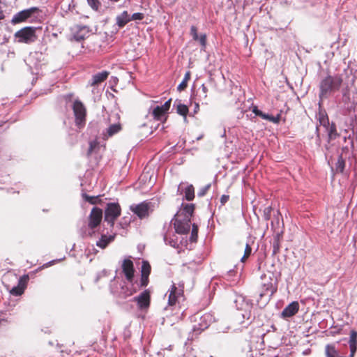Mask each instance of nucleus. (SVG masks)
Here are the masks:
<instances>
[{
  "instance_id": "1",
  "label": "nucleus",
  "mask_w": 357,
  "mask_h": 357,
  "mask_svg": "<svg viewBox=\"0 0 357 357\" xmlns=\"http://www.w3.org/2000/svg\"><path fill=\"white\" fill-rule=\"evenodd\" d=\"M343 79L340 75H328L322 78L319 82V102L329 98L333 93L340 90Z\"/></svg>"
},
{
  "instance_id": "2",
  "label": "nucleus",
  "mask_w": 357,
  "mask_h": 357,
  "mask_svg": "<svg viewBox=\"0 0 357 357\" xmlns=\"http://www.w3.org/2000/svg\"><path fill=\"white\" fill-rule=\"evenodd\" d=\"M234 303L236 310L241 312L240 315L243 318V321H241V324L243 327H248L255 320V316L252 314L253 307L252 301L243 295H236Z\"/></svg>"
},
{
  "instance_id": "3",
  "label": "nucleus",
  "mask_w": 357,
  "mask_h": 357,
  "mask_svg": "<svg viewBox=\"0 0 357 357\" xmlns=\"http://www.w3.org/2000/svg\"><path fill=\"white\" fill-rule=\"evenodd\" d=\"M191 321L194 322V324L192 325V332H190L188 340H193L197 335L208 328L215 321V317L211 313L201 314L200 312H197L191 317Z\"/></svg>"
},
{
  "instance_id": "4",
  "label": "nucleus",
  "mask_w": 357,
  "mask_h": 357,
  "mask_svg": "<svg viewBox=\"0 0 357 357\" xmlns=\"http://www.w3.org/2000/svg\"><path fill=\"white\" fill-rule=\"evenodd\" d=\"M35 26H25L14 34L15 41L19 43L31 44L37 40L36 30Z\"/></svg>"
},
{
  "instance_id": "5",
  "label": "nucleus",
  "mask_w": 357,
  "mask_h": 357,
  "mask_svg": "<svg viewBox=\"0 0 357 357\" xmlns=\"http://www.w3.org/2000/svg\"><path fill=\"white\" fill-rule=\"evenodd\" d=\"M121 206L117 202H109L105 208L104 221L113 227L116 218L121 215Z\"/></svg>"
},
{
  "instance_id": "6",
  "label": "nucleus",
  "mask_w": 357,
  "mask_h": 357,
  "mask_svg": "<svg viewBox=\"0 0 357 357\" xmlns=\"http://www.w3.org/2000/svg\"><path fill=\"white\" fill-rule=\"evenodd\" d=\"M262 280L261 286L263 291L259 294L260 299L265 295L266 292H270V297L272 296L278 289L277 279L274 278L273 274L270 273L268 275L264 274L261 277Z\"/></svg>"
},
{
  "instance_id": "7",
  "label": "nucleus",
  "mask_w": 357,
  "mask_h": 357,
  "mask_svg": "<svg viewBox=\"0 0 357 357\" xmlns=\"http://www.w3.org/2000/svg\"><path fill=\"white\" fill-rule=\"evenodd\" d=\"M102 219V210L94 206L89 216L88 227L89 229V235L93 236L95 235V229L100 225Z\"/></svg>"
},
{
  "instance_id": "8",
  "label": "nucleus",
  "mask_w": 357,
  "mask_h": 357,
  "mask_svg": "<svg viewBox=\"0 0 357 357\" xmlns=\"http://www.w3.org/2000/svg\"><path fill=\"white\" fill-rule=\"evenodd\" d=\"M73 110L75 118V123L79 128H82L86 123V111L84 104L79 100L73 104Z\"/></svg>"
},
{
  "instance_id": "9",
  "label": "nucleus",
  "mask_w": 357,
  "mask_h": 357,
  "mask_svg": "<svg viewBox=\"0 0 357 357\" xmlns=\"http://www.w3.org/2000/svg\"><path fill=\"white\" fill-rule=\"evenodd\" d=\"M40 11L38 7H31L27 9L22 10L15 14L11 20L13 24H17L26 22L29 18L36 16Z\"/></svg>"
},
{
  "instance_id": "10",
  "label": "nucleus",
  "mask_w": 357,
  "mask_h": 357,
  "mask_svg": "<svg viewBox=\"0 0 357 357\" xmlns=\"http://www.w3.org/2000/svg\"><path fill=\"white\" fill-rule=\"evenodd\" d=\"M130 210L140 219L145 218L149 215V204L146 202H141L136 205H131Z\"/></svg>"
},
{
  "instance_id": "11",
  "label": "nucleus",
  "mask_w": 357,
  "mask_h": 357,
  "mask_svg": "<svg viewBox=\"0 0 357 357\" xmlns=\"http://www.w3.org/2000/svg\"><path fill=\"white\" fill-rule=\"evenodd\" d=\"M174 226L176 234H187L190 229V220L184 218L182 220L176 219Z\"/></svg>"
},
{
  "instance_id": "12",
  "label": "nucleus",
  "mask_w": 357,
  "mask_h": 357,
  "mask_svg": "<svg viewBox=\"0 0 357 357\" xmlns=\"http://www.w3.org/2000/svg\"><path fill=\"white\" fill-rule=\"evenodd\" d=\"M133 301H136L139 309L149 307L150 305V292L148 289L144 290L139 296L134 297Z\"/></svg>"
},
{
  "instance_id": "13",
  "label": "nucleus",
  "mask_w": 357,
  "mask_h": 357,
  "mask_svg": "<svg viewBox=\"0 0 357 357\" xmlns=\"http://www.w3.org/2000/svg\"><path fill=\"white\" fill-rule=\"evenodd\" d=\"M337 343L328 344L325 346L324 354L326 357H347L346 353L336 347Z\"/></svg>"
},
{
  "instance_id": "14",
  "label": "nucleus",
  "mask_w": 357,
  "mask_h": 357,
  "mask_svg": "<svg viewBox=\"0 0 357 357\" xmlns=\"http://www.w3.org/2000/svg\"><path fill=\"white\" fill-rule=\"evenodd\" d=\"M122 271L128 282H132L134 278L135 268L133 262L130 259H126L123 261Z\"/></svg>"
},
{
  "instance_id": "15",
  "label": "nucleus",
  "mask_w": 357,
  "mask_h": 357,
  "mask_svg": "<svg viewBox=\"0 0 357 357\" xmlns=\"http://www.w3.org/2000/svg\"><path fill=\"white\" fill-rule=\"evenodd\" d=\"M183 294V287H177L175 284L172 285V288L170 290V293L168 298V304L169 305H174L176 304L177 300L179 297L182 296Z\"/></svg>"
},
{
  "instance_id": "16",
  "label": "nucleus",
  "mask_w": 357,
  "mask_h": 357,
  "mask_svg": "<svg viewBox=\"0 0 357 357\" xmlns=\"http://www.w3.org/2000/svg\"><path fill=\"white\" fill-rule=\"evenodd\" d=\"M299 310V304L297 301L290 303L284 307L281 313L282 318H289L295 315Z\"/></svg>"
},
{
  "instance_id": "17",
  "label": "nucleus",
  "mask_w": 357,
  "mask_h": 357,
  "mask_svg": "<svg viewBox=\"0 0 357 357\" xmlns=\"http://www.w3.org/2000/svg\"><path fill=\"white\" fill-rule=\"evenodd\" d=\"M319 109L317 114V118L319 121V126H323L326 130L328 126L331 124L329 121V119L326 112L321 108V103L319 102Z\"/></svg>"
},
{
  "instance_id": "18",
  "label": "nucleus",
  "mask_w": 357,
  "mask_h": 357,
  "mask_svg": "<svg viewBox=\"0 0 357 357\" xmlns=\"http://www.w3.org/2000/svg\"><path fill=\"white\" fill-rule=\"evenodd\" d=\"M130 284V287L128 286H123L121 287V294L123 298H127L128 296H132L135 293H136L137 291L139 290L140 288H138V286L137 285V282H133V279L132 280V282H128Z\"/></svg>"
},
{
  "instance_id": "19",
  "label": "nucleus",
  "mask_w": 357,
  "mask_h": 357,
  "mask_svg": "<svg viewBox=\"0 0 357 357\" xmlns=\"http://www.w3.org/2000/svg\"><path fill=\"white\" fill-rule=\"evenodd\" d=\"M115 236V234L109 235L102 234L100 238L96 241V245L101 249H105L109 243L114 241Z\"/></svg>"
},
{
  "instance_id": "20",
  "label": "nucleus",
  "mask_w": 357,
  "mask_h": 357,
  "mask_svg": "<svg viewBox=\"0 0 357 357\" xmlns=\"http://www.w3.org/2000/svg\"><path fill=\"white\" fill-rule=\"evenodd\" d=\"M89 29L86 26H77L73 38L75 41L81 42L89 36Z\"/></svg>"
},
{
  "instance_id": "21",
  "label": "nucleus",
  "mask_w": 357,
  "mask_h": 357,
  "mask_svg": "<svg viewBox=\"0 0 357 357\" xmlns=\"http://www.w3.org/2000/svg\"><path fill=\"white\" fill-rule=\"evenodd\" d=\"M130 22V15L126 10L116 17V24L119 29L123 28Z\"/></svg>"
},
{
  "instance_id": "22",
  "label": "nucleus",
  "mask_w": 357,
  "mask_h": 357,
  "mask_svg": "<svg viewBox=\"0 0 357 357\" xmlns=\"http://www.w3.org/2000/svg\"><path fill=\"white\" fill-rule=\"evenodd\" d=\"M349 343L350 349L349 357H354L357 350V331L355 330L351 331Z\"/></svg>"
},
{
  "instance_id": "23",
  "label": "nucleus",
  "mask_w": 357,
  "mask_h": 357,
  "mask_svg": "<svg viewBox=\"0 0 357 357\" xmlns=\"http://www.w3.org/2000/svg\"><path fill=\"white\" fill-rule=\"evenodd\" d=\"M166 114L167 112L163 111V109L159 105H157L153 108L152 115L153 119L156 121H160L162 122L165 121L167 119Z\"/></svg>"
},
{
  "instance_id": "24",
  "label": "nucleus",
  "mask_w": 357,
  "mask_h": 357,
  "mask_svg": "<svg viewBox=\"0 0 357 357\" xmlns=\"http://www.w3.org/2000/svg\"><path fill=\"white\" fill-rule=\"evenodd\" d=\"M82 197L83 199L89 203L90 204L96 205V204H101L102 202V196L101 195H97V196H90L87 195L86 192H82Z\"/></svg>"
},
{
  "instance_id": "25",
  "label": "nucleus",
  "mask_w": 357,
  "mask_h": 357,
  "mask_svg": "<svg viewBox=\"0 0 357 357\" xmlns=\"http://www.w3.org/2000/svg\"><path fill=\"white\" fill-rule=\"evenodd\" d=\"M109 73L107 71H102L93 75L91 85H96L104 82L108 77Z\"/></svg>"
},
{
  "instance_id": "26",
  "label": "nucleus",
  "mask_w": 357,
  "mask_h": 357,
  "mask_svg": "<svg viewBox=\"0 0 357 357\" xmlns=\"http://www.w3.org/2000/svg\"><path fill=\"white\" fill-rule=\"evenodd\" d=\"M326 132H327L328 142L335 139L339 136L336 128V124L334 122H331V124L326 130Z\"/></svg>"
},
{
  "instance_id": "27",
  "label": "nucleus",
  "mask_w": 357,
  "mask_h": 357,
  "mask_svg": "<svg viewBox=\"0 0 357 357\" xmlns=\"http://www.w3.org/2000/svg\"><path fill=\"white\" fill-rule=\"evenodd\" d=\"M176 236L174 234L172 237H168L167 233L163 234V240L166 245H169L171 247H173L174 248H178L179 246V244L178 243V240L176 238H175Z\"/></svg>"
},
{
  "instance_id": "28",
  "label": "nucleus",
  "mask_w": 357,
  "mask_h": 357,
  "mask_svg": "<svg viewBox=\"0 0 357 357\" xmlns=\"http://www.w3.org/2000/svg\"><path fill=\"white\" fill-rule=\"evenodd\" d=\"M194 204H186L183 206V213H184V219L190 220L195 211Z\"/></svg>"
},
{
  "instance_id": "29",
  "label": "nucleus",
  "mask_w": 357,
  "mask_h": 357,
  "mask_svg": "<svg viewBox=\"0 0 357 357\" xmlns=\"http://www.w3.org/2000/svg\"><path fill=\"white\" fill-rule=\"evenodd\" d=\"M121 130V126L120 123H114L110 125L106 130V134L103 132V135L107 137H112L114 135L118 133Z\"/></svg>"
},
{
  "instance_id": "30",
  "label": "nucleus",
  "mask_w": 357,
  "mask_h": 357,
  "mask_svg": "<svg viewBox=\"0 0 357 357\" xmlns=\"http://www.w3.org/2000/svg\"><path fill=\"white\" fill-rule=\"evenodd\" d=\"M184 199L192 201L195 198V189L192 185H188L184 189Z\"/></svg>"
},
{
  "instance_id": "31",
  "label": "nucleus",
  "mask_w": 357,
  "mask_h": 357,
  "mask_svg": "<svg viewBox=\"0 0 357 357\" xmlns=\"http://www.w3.org/2000/svg\"><path fill=\"white\" fill-rule=\"evenodd\" d=\"M189 112L188 107L184 104L179 103L176 107V112L184 117V121H187V114Z\"/></svg>"
},
{
  "instance_id": "32",
  "label": "nucleus",
  "mask_w": 357,
  "mask_h": 357,
  "mask_svg": "<svg viewBox=\"0 0 357 357\" xmlns=\"http://www.w3.org/2000/svg\"><path fill=\"white\" fill-rule=\"evenodd\" d=\"M345 167V160L342 155L338 156L337 161L335 163V171L337 173H343Z\"/></svg>"
},
{
  "instance_id": "33",
  "label": "nucleus",
  "mask_w": 357,
  "mask_h": 357,
  "mask_svg": "<svg viewBox=\"0 0 357 357\" xmlns=\"http://www.w3.org/2000/svg\"><path fill=\"white\" fill-rule=\"evenodd\" d=\"M190 79V72L187 71L184 75L183 79L177 86V90L181 91L187 87L188 81Z\"/></svg>"
},
{
  "instance_id": "34",
  "label": "nucleus",
  "mask_w": 357,
  "mask_h": 357,
  "mask_svg": "<svg viewBox=\"0 0 357 357\" xmlns=\"http://www.w3.org/2000/svg\"><path fill=\"white\" fill-rule=\"evenodd\" d=\"M21 281H22V278H20V280L19 281V284H20ZM24 291V287L18 285L16 287H13L12 288V289L10 290V294L13 296H21L23 294Z\"/></svg>"
},
{
  "instance_id": "35",
  "label": "nucleus",
  "mask_w": 357,
  "mask_h": 357,
  "mask_svg": "<svg viewBox=\"0 0 357 357\" xmlns=\"http://www.w3.org/2000/svg\"><path fill=\"white\" fill-rule=\"evenodd\" d=\"M151 273V265L149 261L143 260L141 267V274L149 275Z\"/></svg>"
},
{
  "instance_id": "36",
  "label": "nucleus",
  "mask_w": 357,
  "mask_h": 357,
  "mask_svg": "<svg viewBox=\"0 0 357 357\" xmlns=\"http://www.w3.org/2000/svg\"><path fill=\"white\" fill-rule=\"evenodd\" d=\"M198 238V226L195 224L192 225V231L190 236V242H196Z\"/></svg>"
},
{
  "instance_id": "37",
  "label": "nucleus",
  "mask_w": 357,
  "mask_h": 357,
  "mask_svg": "<svg viewBox=\"0 0 357 357\" xmlns=\"http://www.w3.org/2000/svg\"><path fill=\"white\" fill-rule=\"evenodd\" d=\"M149 275L141 274L140 281L139 282H137V283L138 288L145 287L148 285L149 282Z\"/></svg>"
},
{
  "instance_id": "38",
  "label": "nucleus",
  "mask_w": 357,
  "mask_h": 357,
  "mask_svg": "<svg viewBox=\"0 0 357 357\" xmlns=\"http://www.w3.org/2000/svg\"><path fill=\"white\" fill-rule=\"evenodd\" d=\"M252 112L257 116L261 117L263 119L267 120L268 118L269 114H266L263 112L261 110L258 109L257 107L255 106L252 109Z\"/></svg>"
},
{
  "instance_id": "39",
  "label": "nucleus",
  "mask_w": 357,
  "mask_h": 357,
  "mask_svg": "<svg viewBox=\"0 0 357 357\" xmlns=\"http://www.w3.org/2000/svg\"><path fill=\"white\" fill-rule=\"evenodd\" d=\"M88 5L95 11L98 10L101 3L99 0H86Z\"/></svg>"
},
{
  "instance_id": "40",
  "label": "nucleus",
  "mask_w": 357,
  "mask_h": 357,
  "mask_svg": "<svg viewBox=\"0 0 357 357\" xmlns=\"http://www.w3.org/2000/svg\"><path fill=\"white\" fill-rule=\"evenodd\" d=\"M271 244L273 246V255H275L280 252V241H272Z\"/></svg>"
},
{
  "instance_id": "41",
  "label": "nucleus",
  "mask_w": 357,
  "mask_h": 357,
  "mask_svg": "<svg viewBox=\"0 0 357 357\" xmlns=\"http://www.w3.org/2000/svg\"><path fill=\"white\" fill-rule=\"evenodd\" d=\"M273 211V208L271 206H267L264 209V218L265 220H269L271 216V212Z\"/></svg>"
},
{
  "instance_id": "42",
  "label": "nucleus",
  "mask_w": 357,
  "mask_h": 357,
  "mask_svg": "<svg viewBox=\"0 0 357 357\" xmlns=\"http://www.w3.org/2000/svg\"><path fill=\"white\" fill-rule=\"evenodd\" d=\"M211 186V183H208V184L206 185L205 186L201 188L197 192V196L198 197L204 196L206 194V192H208V190L210 189Z\"/></svg>"
},
{
  "instance_id": "43",
  "label": "nucleus",
  "mask_w": 357,
  "mask_h": 357,
  "mask_svg": "<svg viewBox=\"0 0 357 357\" xmlns=\"http://www.w3.org/2000/svg\"><path fill=\"white\" fill-rule=\"evenodd\" d=\"M97 147H98V142L96 141H91L89 142V147L87 151V155L89 156Z\"/></svg>"
},
{
  "instance_id": "44",
  "label": "nucleus",
  "mask_w": 357,
  "mask_h": 357,
  "mask_svg": "<svg viewBox=\"0 0 357 357\" xmlns=\"http://www.w3.org/2000/svg\"><path fill=\"white\" fill-rule=\"evenodd\" d=\"M130 222V218L128 217H123L121 218V221L119 222V225L121 226V228L125 229L126 228Z\"/></svg>"
},
{
  "instance_id": "45",
  "label": "nucleus",
  "mask_w": 357,
  "mask_h": 357,
  "mask_svg": "<svg viewBox=\"0 0 357 357\" xmlns=\"http://www.w3.org/2000/svg\"><path fill=\"white\" fill-rule=\"evenodd\" d=\"M144 15L142 13H135L131 16L130 15V20H142Z\"/></svg>"
},
{
  "instance_id": "46",
  "label": "nucleus",
  "mask_w": 357,
  "mask_h": 357,
  "mask_svg": "<svg viewBox=\"0 0 357 357\" xmlns=\"http://www.w3.org/2000/svg\"><path fill=\"white\" fill-rule=\"evenodd\" d=\"M268 118L267 119L268 121L277 124V123H279V122L280 121L281 114H278L276 116H273V115L269 114Z\"/></svg>"
},
{
  "instance_id": "47",
  "label": "nucleus",
  "mask_w": 357,
  "mask_h": 357,
  "mask_svg": "<svg viewBox=\"0 0 357 357\" xmlns=\"http://www.w3.org/2000/svg\"><path fill=\"white\" fill-rule=\"evenodd\" d=\"M315 133H316L315 144L318 147H320L321 144V136H320L318 125H317V126H316Z\"/></svg>"
},
{
  "instance_id": "48",
  "label": "nucleus",
  "mask_w": 357,
  "mask_h": 357,
  "mask_svg": "<svg viewBox=\"0 0 357 357\" xmlns=\"http://www.w3.org/2000/svg\"><path fill=\"white\" fill-rule=\"evenodd\" d=\"M190 35L192 36L194 40L197 41L199 39V35L197 33V29L195 26H191L190 27Z\"/></svg>"
},
{
  "instance_id": "49",
  "label": "nucleus",
  "mask_w": 357,
  "mask_h": 357,
  "mask_svg": "<svg viewBox=\"0 0 357 357\" xmlns=\"http://www.w3.org/2000/svg\"><path fill=\"white\" fill-rule=\"evenodd\" d=\"M354 130H353L351 133H349V135H348L347 136H344V142H346L347 140L349 141V142H348V143H349V144L350 145V148H351V149H354V139H353V138L351 137V135H354Z\"/></svg>"
},
{
  "instance_id": "50",
  "label": "nucleus",
  "mask_w": 357,
  "mask_h": 357,
  "mask_svg": "<svg viewBox=\"0 0 357 357\" xmlns=\"http://www.w3.org/2000/svg\"><path fill=\"white\" fill-rule=\"evenodd\" d=\"M251 252L252 248L249 244L247 243L245 248L244 255L241 258V261H243L245 258L248 257L251 255Z\"/></svg>"
},
{
  "instance_id": "51",
  "label": "nucleus",
  "mask_w": 357,
  "mask_h": 357,
  "mask_svg": "<svg viewBox=\"0 0 357 357\" xmlns=\"http://www.w3.org/2000/svg\"><path fill=\"white\" fill-rule=\"evenodd\" d=\"M198 41L199 42L200 45H202V48H205L206 46V35L203 33L199 36Z\"/></svg>"
},
{
  "instance_id": "52",
  "label": "nucleus",
  "mask_w": 357,
  "mask_h": 357,
  "mask_svg": "<svg viewBox=\"0 0 357 357\" xmlns=\"http://www.w3.org/2000/svg\"><path fill=\"white\" fill-rule=\"evenodd\" d=\"M171 102L172 99L170 98L168 100H167L163 105H160V107L163 109V111H165L167 113L171 106Z\"/></svg>"
},
{
  "instance_id": "53",
  "label": "nucleus",
  "mask_w": 357,
  "mask_h": 357,
  "mask_svg": "<svg viewBox=\"0 0 357 357\" xmlns=\"http://www.w3.org/2000/svg\"><path fill=\"white\" fill-rule=\"evenodd\" d=\"M200 89L202 90V93L199 95V97L206 98L207 97V92H208L207 87L205 86V84H202Z\"/></svg>"
},
{
  "instance_id": "54",
  "label": "nucleus",
  "mask_w": 357,
  "mask_h": 357,
  "mask_svg": "<svg viewBox=\"0 0 357 357\" xmlns=\"http://www.w3.org/2000/svg\"><path fill=\"white\" fill-rule=\"evenodd\" d=\"M282 231L276 232L273 236V241H280L281 238H282Z\"/></svg>"
},
{
  "instance_id": "55",
  "label": "nucleus",
  "mask_w": 357,
  "mask_h": 357,
  "mask_svg": "<svg viewBox=\"0 0 357 357\" xmlns=\"http://www.w3.org/2000/svg\"><path fill=\"white\" fill-rule=\"evenodd\" d=\"M229 199V196L227 195H222L220 197V202L222 205L227 202Z\"/></svg>"
},
{
  "instance_id": "56",
  "label": "nucleus",
  "mask_w": 357,
  "mask_h": 357,
  "mask_svg": "<svg viewBox=\"0 0 357 357\" xmlns=\"http://www.w3.org/2000/svg\"><path fill=\"white\" fill-rule=\"evenodd\" d=\"M65 257L63 258H61V259H54V260H52L49 262H47V264H45L44 266L45 267H48V266H50L53 264H54L56 262H58V261H61V260H63Z\"/></svg>"
},
{
  "instance_id": "57",
  "label": "nucleus",
  "mask_w": 357,
  "mask_h": 357,
  "mask_svg": "<svg viewBox=\"0 0 357 357\" xmlns=\"http://www.w3.org/2000/svg\"><path fill=\"white\" fill-rule=\"evenodd\" d=\"M105 275H106V271L104 270L101 273H99L97 275L95 282H97L102 276H105Z\"/></svg>"
},
{
  "instance_id": "58",
  "label": "nucleus",
  "mask_w": 357,
  "mask_h": 357,
  "mask_svg": "<svg viewBox=\"0 0 357 357\" xmlns=\"http://www.w3.org/2000/svg\"><path fill=\"white\" fill-rule=\"evenodd\" d=\"M199 109V103H195V112H197V111Z\"/></svg>"
},
{
  "instance_id": "59",
  "label": "nucleus",
  "mask_w": 357,
  "mask_h": 357,
  "mask_svg": "<svg viewBox=\"0 0 357 357\" xmlns=\"http://www.w3.org/2000/svg\"><path fill=\"white\" fill-rule=\"evenodd\" d=\"M8 181H9V176H8H8H6L3 178V183H6V182H8Z\"/></svg>"
},
{
  "instance_id": "60",
  "label": "nucleus",
  "mask_w": 357,
  "mask_h": 357,
  "mask_svg": "<svg viewBox=\"0 0 357 357\" xmlns=\"http://www.w3.org/2000/svg\"><path fill=\"white\" fill-rule=\"evenodd\" d=\"M227 273H228V274L229 275H231L234 273V270H229Z\"/></svg>"
},
{
  "instance_id": "61",
  "label": "nucleus",
  "mask_w": 357,
  "mask_h": 357,
  "mask_svg": "<svg viewBox=\"0 0 357 357\" xmlns=\"http://www.w3.org/2000/svg\"><path fill=\"white\" fill-rule=\"evenodd\" d=\"M221 137H226V130H225V129L224 130L223 133H222Z\"/></svg>"
},
{
  "instance_id": "62",
  "label": "nucleus",
  "mask_w": 357,
  "mask_h": 357,
  "mask_svg": "<svg viewBox=\"0 0 357 357\" xmlns=\"http://www.w3.org/2000/svg\"><path fill=\"white\" fill-rule=\"evenodd\" d=\"M6 321L5 319H0V326L3 323H5Z\"/></svg>"
},
{
  "instance_id": "63",
  "label": "nucleus",
  "mask_w": 357,
  "mask_h": 357,
  "mask_svg": "<svg viewBox=\"0 0 357 357\" xmlns=\"http://www.w3.org/2000/svg\"><path fill=\"white\" fill-rule=\"evenodd\" d=\"M342 149H343V151L345 150V149L348 150L349 149V146L347 145L344 147H343Z\"/></svg>"
},
{
  "instance_id": "64",
  "label": "nucleus",
  "mask_w": 357,
  "mask_h": 357,
  "mask_svg": "<svg viewBox=\"0 0 357 357\" xmlns=\"http://www.w3.org/2000/svg\"><path fill=\"white\" fill-rule=\"evenodd\" d=\"M6 122H3V123H0V127L3 126Z\"/></svg>"
}]
</instances>
